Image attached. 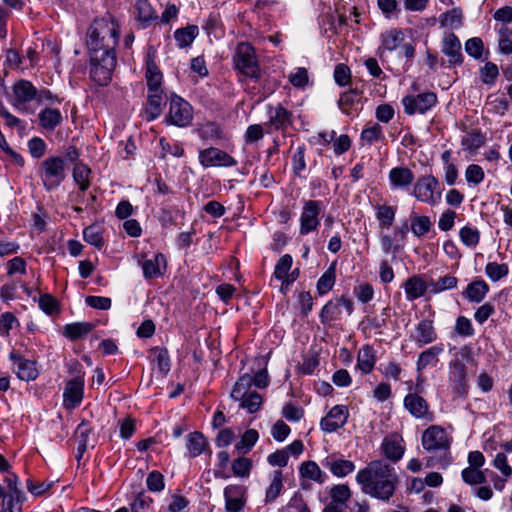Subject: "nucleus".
Listing matches in <instances>:
<instances>
[{"mask_svg": "<svg viewBox=\"0 0 512 512\" xmlns=\"http://www.w3.org/2000/svg\"><path fill=\"white\" fill-rule=\"evenodd\" d=\"M12 105L19 111L27 110V103L36 100L37 88L28 80H18L12 86Z\"/></svg>", "mask_w": 512, "mask_h": 512, "instance_id": "13", "label": "nucleus"}, {"mask_svg": "<svg viewBox=\"0 0 512 512\" xmlns=\"http://www.w3.org/2000/svg\"><path fill=\"white\" fill-rule=\"evenodd\" d=\"M437 103L434 92H424L418 95H407L402 99L404 112L408 115L424 114Z\"/></svg>", "mask_w": 512, "mask_h": 512, "instance_id": "12", "label": "nucleus"}, {"mask_svg": "<svg viewBox=\"0 0 512 512\" xmlns=\"http://www.w3.org/2000/svg\"><path fill=\"white\" fill-rule=\"evenodd\" d=\"M463 481L468 485L484 484L487 481L484 471L476 468H465L461 473Z\"/></svg>", "mask_w": 512, "mask_h": 512, "instance_id": "56", "label": "nucleus"}, {"mask_svg": "<svg viewBox=\"0 0 512 512\" xmlns=\"http://www.w3.org/2000/svg\"><path fill=\"white\" fill-rule=\"evenodd\" d=\"M299 474L302 478L315 481L319 484L325 482L327 475L320 469L315 461H305L299 467Z\"/></svg>", "mask_w": 512, "mask_h": 512, "instance_id": "36", "label": "nucleus"}, {"mask_svg": "<svg viewBox=\"0 0 512 512\" xmlns=\"http://www.w3.org/2000/svg\"><path fill=\"white\" fill-rule=\"evenodd\" d=\"M166 119L168 123L178 127L188 126L193 119L191 105L177 95L172 96Z\"/></svg>", "mask_w": 512, "mask_h": 512, "instance_id": "8", "label": "nucleus"}, {"mask_svg": "<svg viewBox=\"0 0 512 512\" xmlns=\"http://www.w3.org/2000/svg\"><path fill=\"white\" fill-rule=\"evenodd\" d=\"M147 104L145 107V114L147 120L151 121L158 118L163 110V105L166 103V98L163 91H148Z\"/></svg>", "mask_w": 512, "mask_h": 512, "instance_id": "29", "label": "nucleus"}, {"mask_svg": "<svg viewBox=\"0 0 512 512\" xmlns=\"http://www.w3.org/2000/svg\"><path fill=\"white\" fill-rule=\"evenodd\" d=\"M442 352V345H435L421 352L416 363L417 371H422L429 365L435 366Z\"/></svg>", "mask_w": 512, "mask_h": 512, "instance_id": "38", "label": "nucleus"}, {"mask_svg": "<svg viewBox=\"0 0 512 512\" xmlns=\"http://www.w3.org/2000/svg\"><path fill=\"white\" fill-rule=\"evenodd\" d=\"M143 275L146 279L158 278L166 269V258L162 253H157L153 258L142 263Z\"/></svg>", "mask_w": 512, "mask_h": 512, "instance_id": "27", "label": "nucleus"}, {"mask_svg": "<svg viewBox=\"0 0 512 512\" xmlns=\"http://www.w3.org/2000/svg\"><path fill=\"white\" fill-rule=\"evenodd\" d=\"M233 61L236 69L245 75L258 81L261 78V70L258 64L254 47L247 43L241 42L237 45Z\"/></svg>", "mask_w": 512, "mask_h": 512, "instance_id": "4", "label": "nucleus"}, {"mask_svg": "<svg viewBox=\"0 0 512 512\" xmlns=\"http://www.w3.org/2000/svg\"><path fill=\"white\" fill-rule=\"evenodd\" d=\"M330 503L323 509V512H343L346 503L350 499L352 492L348 485L337 484L330 490Z\"/></svg>", "mask_w": 512, "mask_h": 512, "instance_id": "22", "label": "nucleus"}, {"mask_svg": "<svg viewBox=\"0 0 512 512\" xmlns=\"http://www.w3.org/2000/svg\"><path fill=\"white\" fill-rule=\"evenodd\" d=\"M500 39L498 42L499 50L503 54H512V30L508 27H502L499 31Z\"/></svg>", "mask_w": 512, "mask_h": 512, "instance_id": "64", "label": "nucleus"}, {"mask_svg": "<svg viewBox=\"0 0 512 512\" xmlns=\"http://www.w3.org/2000/svg\"><path fill=\"white\" fill-rule=\"evenodd\" d=\"M119 40V26L115 18L107 13L96 18L87 31V46L90 55L116 54L115 48Z\"/></svg>", "mask_w": 512, "mask_h": 512, "instance_id": "2", "label": "nucleus"}, {"mask_svg": "<svg viewBox=\"0 0 512 512\" xmlns=\"http://www.w3.org/2000/svg\"><path fill=\"white\" fill-rule=\"evenodd\" d=\"M40 125L46 130H54L63 120L61 112L56 108H45L40 111Z\"/></svg>", "mask_w": 512, "mask_h": 512, "instance_id": "39", "label": "nucleus"}, {"mask_svg": "<svg viewBox=\"0 0 512 512\" xmlns=\"http://www.w3.org/2000/svg\"><path fill=\"white\" fill-rule=\"evenodd\" d=\"M116 54L90 55V78L99 86H106L112 79V72L116 67Z\"/></svg>", "mask_w": 512, "mask_h": 512, "instance_id": "5", "label": "nucleus"}, {"mask_svg": "<svg viewBox=\"0 0 512 512\" xmlns=\"http://www.w3.org/2000/svg\"><path fill=\"white\" fill-rule=\"evenodd\" d=\"M403 286L406 298L409 301H414L424 296L428 288L426 282L419 276L409 277Z\"/></svg>", "mask_w": 512, "mask_h": 512, "instance_id": "34", "label": "nucleus"}, {"mask_svg": "<svg viewBox=\"0 0 512 512\" xmlns=\"http://www.w3.org/2000/svg\"><path fill=\"white\" fill-rule=\"evenodd\" d=\"M26 497L18 495H6L2 500L0 512H23L22 506Z\"/></svg>", "mask_w": 512, "mask_h": 512, "instance_id": "54", "label": "nucleus"}, {"mask_svg": "<svg viewBox=\"0 0 512 512\" xmlns=\"http://www.w3.org/2000/svg\"><path fill=\"white\" fill-rule=\"evenodd\" d=\"M488 292V284L482 279H477L467 285L466 289L462 292V296L469 302L480 303Z\"/></svg>", "mask_w": 512, "mask_h": 512, "instance_id": "31", "label": "nucleus"}, {"mask_svg": "<svg viewBox=\"0 0 512 512\" xmlns=\"http://www.w3.org/2000/svg\"><path fill=\"white\" fill-rule=\"evenodd\" d=\"M383 451L385 456L393 462L399 461L404 454V448L395 440L385 439L383 442Z\"/></svg>", "mask_w": 512, "mask_h": 512, "instance_id": "55", "label": "nucleus"}, {"mask_svg": "<svg viewBox=\"0 0 512 512\" xmlns=\"http://www.w3.org/2000/svg\"><path fill=\"white\" fill-rule=\"evenodd\" d=\"M361 99V92L357 89H349L340 95L338 100V107L347 116L354 117L358 114V109L355 107Z\"/></svg>", "mask_w": 512, "mask_h": 512, "instance_id": "25", "label": "nucleus"}, {"mask_svg": "<svg viewBox=\"0 0 512 512\" xmlns=\"http://www.w3.org/2000/svg\"><path fill=\"white\" fill-rule=\"evenodd\" d=\"M465 51L475 59H481L484 52V43L481 38L473 37L465 42Z\"/></svg>", "mask_w": 512, "mask_h": 512, "instance_id": "63", "label": "nucleus"}, {"mask_svg": "<svg viewBox=\"0 0 512 512\" xmlns=\"http://www.w3.org/2000/svg\"><path fill=\"white\" fill-rule=\"evenodd\" d=\"M439 23L442 27L457 29L462 26L463 13L458 7L446 11L439 17Z\"/></svg>", "mask_w": 512, "mask_h": 512, "instance_id": "43", "label": "nucleus"}, {"mask_svg": "<svg viewBox=\"0 0 512 512\" xmlns=\"http://www.w3.org/2000/svg\"><path fill=\"white\" fill-rule=\"evenodd\" d=\"M376 363V351L371 345H364L360 348L357 355V368L363 374H369L374 369Z\"/></svg>", "mask_w": 512, "mask_h": 512, "instance_id": "33", "label": "nucleus"}, {"mask_svg": "<svg viewBox=\"0 0 512 512\" xmlns=\"http://www.w3.org/2000/svg\"><path fill=\"white\" fill-rule=\"evenodd\" d=\"M292 262V256L289 254H285L280 257V259L275 265L273 274L277 279L282 281L283 285L285 284L288 278V273L292 267Z\"/></svg>", "mask_w": 512, "mask_h": 512, "instance_id": "52", "label": "nucleus"}, {"mask_svg": "<svg viewBox=\"0 0 512 512\" xmlns=\"http://www.w3.org/2000/svg\"><path fill=\"white\" fill-rule=\"evenodd\" d=\"M396 210L397 208L395 206L385 204L377 206L376 218L378 220L379 228L381 230L389 229L393 225Z\"/></svg>", "mask_w": 512, "mask_h": 512, "instance_id": "42", "label": "nucleus"}, {"mask_svg": "<svg viewBox=\"0 0 512 512\" xmlns=\"http://www.w3.org/2000/svg\"><path fill=\"white\" fill-rule=\"evenodd\" d=\"M186 448L189 456L195 458L209 448V442L203 433L194 431L187 435Z\"/></svg>", "mask_w": 512, "mask_h": 512, "instance_id": "30", "label": "nucleus"}, {"mask_svg": "<svg viewBox=\"0 0 512 512\" xmlns=\"http://www.w3.org/2000/svg\"><path fill=\"white\" fill-rule=\"evenodd\" d=\"M322 209L323 203L319 200L304 201L300 217V233L302 235H307L318 228L320 224L319 215Z\"/></svg>", "mask_w": 512, "mask_h": 512, "instance_id": "11", "label": "nucleus"}, {"mask_svg": "<svg viewBox=\"0 0 512 512\" xmlns=\"http://www.w3.org/2000/svg\"><path fill=\"white\" fill-rule=\"evenodd\" d=\"M389 181L394 189L409 187L414 181V174L408 167H394L389 172Z\"/></svg>", "mask_w": 512, "mask_h": 512, "instance_id": "28", "label": "nucleus"}, {"mask_svg": "<svg viewBox=\"0 0 512 512\" xmlns=\"http://www.w3.org/2000/svg\"><path fill=\"white\" fill-rule=\"evenodd\" d=\"M322 465L338 478L346 477L355 470V464L352 461L337 457L335 454L327 456L322 461Z\"/></svg>", "mask_w": 512, "mask_h": 512, "instance_id": "23", "label": "nucleus"}, {"mask_svg": "<svg viewBox=\"0 0 512 512\" xmlns=\"http://www.w3.org/2000/svg\"><path fill=\"white\" fill-rule=\"evenodd\" d=\"M458 279L453 275H444L435 281H431L429 284L430 292L433 294H439L443 291L456 288Z\"/></svg>", "mask_w": 512, "mask_h": 512, "instance_id": "50", "label": "nucleus"}, {"mask_svg": "<svg viewBox=\"0 0 512 512\" xmlns=\"http://www.w3.org/2000/svg\"><path fill=\"white\" fill-rule=\"evenodd\" d=\"M462 46L459 38L454 33H446L442 39L441 52L448 58L449 67L461 66L464 61Z\"/></svg>", "mask_w": 512, "mask_h": 512, "instance_id": "14", "label": "nucleus"}, {"mask_svg": "<svg viewBox=\"0 0 512 512\" xmlns=\"http://www.w3.org/2000/svg\"><path fill=\"white\" fill-rule=\"evenodd\" d=\"M84 392V378L82 375H77L70 379L64 389L63 398L64 406L67 409H74L79 406L83 399Z\"/></svg>", "mask_w": 512, "mask_h": 512, "instance_id": "19", "label": "nucleus"}, {"mask_svg": "<svg viewBox=\"0 0 512 512\" xmlns=\"http://www.w3.org/2000/svg\"><path fill=\"white\" fill-rule=\"evenodd\" d=\"M411 221V231L416 237H422L426 235L432 226V222L429 216L426 215H417L412 212L410 215Z\"/></svg>", "mask_w": 512, "mask_h": 512, "instance_id": "44", "label": "nucleus"}, {"mask_svg": "<svg viewBox=\"0 0 512 512\" xmlns=\"http://www.w3.org/2000/svg\"><path fill=\"white\" fill-rule=\"evenodd\" d=\"M421 443L423 448L430 453H440L443 458V466L448 465L446 460L449 454L452 436L440 425L428 427L422 434Z\"/></svg>", "mask_w": 512, "mask_h": 512, "instance_id": "3", "label": "nucleus"}, {"mask_svg": "<svg viewBox=\"0 0 512 512\" xmlns=\"http://www.w3.org/2000/svg\"><path fill=\"white\" fill-rule=\"evenodd\" d=\"M349 411L344 405H335L320 421V427L324 432L332 433L343 427L348 419Z\"/></svg>", "mask_w": 512, "mask_h": 512, "instance_id": "16", "label": "nucleus"}, {"mask_svg": "<svg viewBox=\"0 0 512 512\" xmlns=\"http://www.w3.org/2000/svg\"><path fill=\"white\" fill-rule=\"evenodd\" d=\"M283 489V474L281 470H275L273 472V478L266 490V503L274 502L280 495Z\"/></svg>", "mask_w": 512, "mask_h": 512, "instance_id": "48", "label": "nucleus"}, {"mask_svg": "<svg viewBox=\"0 0 512 512\" xmlns=\"http://www.w3.org/2000/svg\"><path fill=\"white\" fill-rule=\"evenodd\" d=\"M156 51L153 47H149L146 54V73L145 78L147 81L148 91H163L161 88L162 84V72L155 62Z\"/></svg>", "mask_w": 512, "mask_h": 512, "instance_id": "21", "label": "nucleus"}, {"mask_svg": "<svg viewBox=\"0 0 512 512\" xmlns=\"http://www.w3.org/2000/svg\"><path fill=\"white\" fill-rule=\"evenodd\" d=\"M239 401L241 402L240 407L246 409L249 413L257 412L263 403L261 395L255 391Z\"/></svg>", "mask_w": 512, "mask_h": 512, "instance_id": "58", "label": "nucleus"}, {"mask_svg": "<svg viewBox=\"0 0 512 512\" xmlns=\"http://www.w3.org/2000/svg\"><path fill=\"white\" fill-rule=\"evenodd\" d=\"M269 124L275 130H286L292 123V113L278 104L268 107Z\"/></svg>", "mask_w": 512, "mask_h": 512, "instance_id": "24", "label": "nucleus"}, {"mask_svg": "<svg viewBox=\"0 0 512 512\" xmlns=\"http://www.w3.org/2000/svg\"><path fill=\"white\" fill-rule=\"evenodd\" d=\"M258 437V432L255 429L246 430L241 440L235 445L236 450L242 453L249 452L257 442Z\"/></svg>", "mask_w": 512, "mask_h": 512, "instance_id": "53", "label": "nucleus"}, {"mask_svg": "<svg viewBox=\"0 0 512 512\" xmlns=\"http://www.w3.org/2000/svg\"><path fill=\"white\" fill-rule=\"evenodd\" d=\"M459 236L463 244L469 247H475L480 241L479 230L470 226L462 227Z\"/></svg>", "mask_w": 512, "mask_h": 512, "instance_id": "57", "label": "nucleus"}, {"mask_svg": "<svg viewBox=\"0 0 512 512\" xmlns=\"http://www.w3.org/2000/svg\"><path fill=\"white\" fill-rule=\"evenodd\" d=\"M91 173V170L88 166H86L83 163H76L73 169V179L75 183L79 186V194L77 198L79 199V202H83L82 196L84 192L89 188L90 186V180L89 175Z\"/></svg>", "mask_w": 512, "mask_h": 512, "instance_id": "35", "label": "nucleus"}, {"mask_svg": "<svg viewBox=\"0 0 512 512\" xmlns=\"http://www.w3.org/2000/svg\"><path fill=\"white\" fill-rule=\"evenodd\" d=\"M84 240L101 250L104 246L103 229L98 225H90L83 230Z\"/></svg>", "mask_w": 512, "mask_h": 512, "instance_id": "47", "label": "nucleus"}, {"mask_svg": "<svg viewBox=\"0 0 512 512\" xmlns=\"http://www.w3.org/2000/svg\"><path fill=\"white\" fill-rule=\"evenodd\" d=\"M152 362L156 364L159 373L166 376L170 371L171 361L166 348L155 347L151 350Z\"/></svg>", "mask_w": 512, "mask_h": 512, "instance_id": "41", "label": "nucleus"}, {"mask_svg": "<svg viewBox=\"0 0 512 512\" xmlns=\"http://www.w3.org/2000/svg\"><path fill=\"white\" fill-rule=\"evenodd\" d=\"M356 481L364 494L372 498L389 502L400 482L393 466L384 460H374L359 470Z\"/></svg>", "mask_w": 512, "mask_h": 512, "instance_id": "1", "label": "nucleus"}, {"mask_svg": "<svg viewBox=\"0 0 512 512\" xmlns=\"http://www.w3.org/2000/svg\"><path fill=\"white\" fill-rule=\"evenodd\" d=\"M485 140V135L480 130L475 129L462 139L461 145L469 151H475L484 145Z\"/></svg>", "mask_w": 512, "mask_h": 512, "instance_id": "51", "label": "nucleus"}, {"mask_svg": "<svg viewBox=\"0 0 512 512\" xmlns=\"http://www.w3.org/2000/svg\"><path fill=\"white\" fill-rule=\"evenodd\" d=\"M404 41V34L400 29H391L381 35V45L377 54L381 57L385 50L394 51Z\"/></svg>", "mask_w": 512, "mask_h": 512, "instance_id": "32", "label": "nucleus"}, {"mask_svg": "<svg viewBox=\"0 0 512 512\" xmlns=\"http://www.w3.org/2000/svg\"><path fill=\"white\" fill-rule=\"evenodd\" d=\"M199 29L197 25H188L179 28L174 32V39L180 48L189 47L198 36Z\"/></svg>", "mask_w": 512, "mask_h": 512, "instance_id": "40", "label": "nucleus"}, {"mask_svg": "<svg viewBox=\"0 0 512 512\" xmlns=\"http://www.w3.org/2000/svg\"><path fill=\"white\" fill-rule=\"evenodd\" d=\"M343 308L346 310L348 315H351L354 310L353 301L345 296H340L328 301L320 312L321 323L329 324L331 322L340 320L342 317Z\"/></svg>", "mask_w": 512, "mask_h": 512, "instance_id": "9", "label": "nucleus"}, {"mask_svg": "<svg viewBox=\"0 0 512 512\" xmlns=\"http://www.w3.org/2000/svg\"><path fill=\"white\" fill-rule=\"evenodd\" d=\"M336 279V268L335 263L331 264V266L323 273V275L318 279L317 282V291L319 295H324L332 290Z\"/></svg>", "mask_w": 512, "mask_h": 512, "instance_id": "46", "label": "nucleus"}, {"mask_svg": "<svg viewBox=\"0 0 512 512\" xmlns=\"http://www.w3.org/2000/svg\"><path fill=\"white\" fill-rule=\"evenodd\" d=\"M251 387H252L251 375L246 373V374L242 375L238 379V381L235 383V385L232 389V392H231V397L235 401H239L240 399H243L244 397L249 395V393H253L251 391Z\"/></svg>", "mask_w": 512, "mask_h": 512, "instance_id": "45", "label": "nucleus"}, {"mask_svg": "<svg viewBox=\"0 0 512 512\" xmlns=\"http://www.w3.org/2000/svg\"><path fill=\"white\" fill-rule=\"evenodd\" d=\"M449 378L455 383L458 393L466 391L467 368L466 365L458 358L451 360Z\"/></svg>", "mask_w": 512, "mask_h": 512, "instance_id": "26", "label": "nucleus"}, {"mask_svg": "<svg viewBox=\"0 0 512 512\" xmlns=\"http://www.w3.org/2000/svg\"><path fill=\"white\" fill-rule=\"evenodd\" d=\"M198 135L203 140H216L223 138V131L219 124L215 122H206L197 129Z\"/></svg>", "mask_w": 512, "mask_h": 512, "instance_id": "49", "label": "nucleus"}, {"mask_svg": "<svg viewBox=\"0 0 512 512\" xmlns=\"http://www.w3.org/2000/svg\"><path fill=\"white\" fill-rule=\"evenodd\" d=\"M43 186L51 191L58 188L66 177L65 162L61 157H49L42 161L38 172Z\"/></svg>", "mask_w": 512, "mask_h": 512, "instance_id": "6", "label": "nucleus"}, {"mask_svg": "<svg viewBox=\"0 0 512 512\" xmlns=\"http://www.w3.org/2000/svg\"><path fill=\"white\" fill-rule=\"evenodd\" d=\"M9 359L13 362L14 371L20 380L29 382L37 378L38 370L34 361L24 358L16 351L9 354Z\"/></svg>", "mask_w": 512, "mask_h": 512, "instance_id": "20", "label": "nucleus"}, {"mask_svg": "<svg viewBox=\"0 0 512 512\" xmlns=\"http://www.w3.org/2000/svg\"><path fill=\"white\" fill-rule=\"evenodd\" d=\"M413 195L418 201L437 204L442 195L438 179L433 175L420 176L414 184Z\"/></svg>", "mask_w": 512, "mask_h": 512, "instance_id": "7", "label": "nucleus"}, {"mask_svg": "<svg viewBox=\"0 0 512 512\" xmlns=\"http://www.w3.org/2000/svg\"><path fill=\"white\" fill-rule=\"evenodd\" d=\"M438 338L434 322L431 319H421L416 325L414 332L410 335V339L418 346L431 344Z\"/></svg>", "mask_w": 512, "mask_h": 512, "instance_id": "18", "label": "nucleus"}, {"mask_svg": "<svg viewBox=\"0 0 512 512\" xmlns=\"http://www.w3.org/2000/svg\"><path fill=\"white\" fill-rule=\"evenodd\" d=\"M225 509L227 512H240L246 504L247 488L244 485L231 484L224 488Z\"/></svg>", "mask_w": 512, "mask_h": 512, "instance_id": "15", "label": "nucleus"}, {"mask_svg": "<svg viewBox=\"0 0 512 512\" xmlns=\"http://www.w3.org/2000/svg\"><path fill=\"white\" fill-rule=\"evenodd\" d=\"M94 328L89 322H75L64 326L63 335L71 341H76L88 335Z\"/></svg>", "mask_w": 512, "mask_h": 512, "instance_id": "37", "label": "nucleus"}, {"mask_svg": "<svg viewBox=\"0 0 512 512\" xmlns=\"http://www.w3.org/2000/svg\"><path fill=\"white\" fill-rule=\"evenodd\" d=\"M507 264H499L496 262H489L485 267L487 276L494 282L500 280L508 274Z\"/></svg>", "mask_w": 512, "mask_h": 512, "instance_id": "62", "label": "nucleus"}, {"mask_svg": "<svg viewBox=\"0 0 512 512\" xmlns=\"http://www.w3.org/2000/svg\"><path fill=\"white\" fill-rule=\"evenodd\" d=\"M405 409L415 418L433 421L434 415L428 402L417 393H408L404 398Z\"/></svg>", "mask_w": 512, "mask_h": 512, "instance_id": "17", "label": "nucleus"}, {"mask_svg": "<svg viewBox=\"0 0 512 512\" xmlns=\"http://www.w3.org/2000/svg\"><path fill=\"white\" fill-rule=\"evenodd\" d=\"M232 472L236 477H247L252 468V462L246 457H238L232 462Z\"/></svg>", "mask_w": 512, "mask_h": 512, "instance_id": "59", "label": "nucleus"}, {"mask_svg": "<svg viewBox=\"0 0 512 512\" xmlns=\"http://www.w3.org/2000/svg\"><path fill=\"white\" fill-rule=\"evenodd\" d=\"M198 159L203 168L233 167L238 163L234 157L216 147H209L200 150Z\"/></svg>", "mask_w": 512, "mask_h": 512, "instance_id": "10", "label": "nucleus"}, {"mask_svg": "<svg viewBox=\"0 0 512 512\" xmlns=\"http://www.w3.org/2000/svg\"><path fill=\"white\" fill-rule=\"evenodd\" d=\"M480 76L483 83L493 85L499 76L498 66L493 62H486L485 65L480 68Z\"/></svg>", "mask_w": 512, "mask_h": 512, "instance_id": "61", "label": "nucleus"}, {"mask_svg": "<svg viewBox=\"0 0 512 512\" xmlns=\"http://www.w3.org/2000/svg\"><path fill=\"white\" fill-rule=\"evenodd\" d=\"M379 240L381 248L385 254H396L402 248V244L400 242H396L395 236L392 237L390 234L381 232L379 235Z\"/></svg>", "mask_w": 512, "mask_h": 512, "instance_id": "60", "label": "nucleus"}]
</instances>
